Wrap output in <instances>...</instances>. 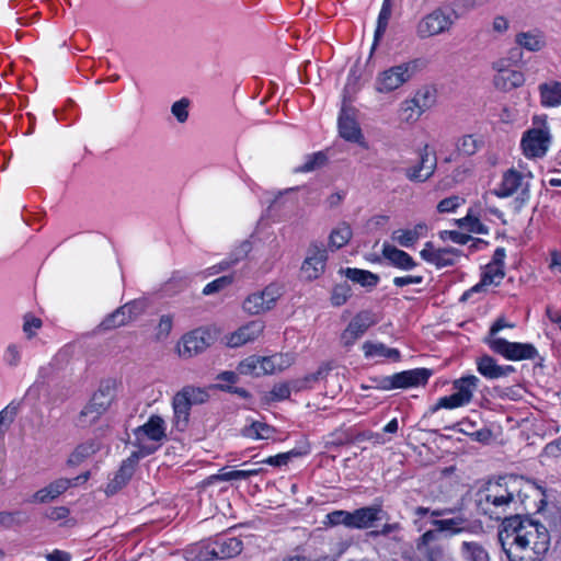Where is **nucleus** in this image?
<instances>
[{
    "instance_id": "f257e3e1",
    "label": "nucleus",
    "mask_w": 561,
    "mask_h": 561,
    "mask_svg": "<svg viewBox=\"0 0 561 561\" xmlns=\"http://www.w3.org/2000/svg\"><path fill=\"white\" fill-rule=\"evenodd\" d=\"M499 541L508 561H542L551 537L541 523L516 515L504 518Z\"/></svg>"
},
{
    "instance_id": "f03ea898",
    "label": "nucleus",
    "mask_w": 561,
    "mask_h": 561,
    "mask_svg": "<svg viewBox=\"0 0 561 561\" xmlns=\"http://www.w3.org/2000/svg\"><path fill=\"white\" fill-rule=\"evenodd\" d=\"M524 482V479L517 476H505L489 481L480 493L479 507L490 518L502 519L522 502Z\"/></svg>"
},
{
    "instance_id": "7ed1b4c3",
    "label": "nucleus",
    "mask_w": 561,
    "mask_h": 561,
    "mask_svg": "<svg viewBox=\"0 0 561 561\" xmlns=\"http://www.w3.org/2000/svg\"><path fill=\"white\" fill-rule=\"evenodd\" d=\"M133 446L137 450L133 451L140 458L156 453L167 440V423L160 415H151L147 422L133 431Z\"/></svg>"
},
{
    "instance_id": "20e7f679",
    "label": "nucleus",
    "mask_w": 561,
    "mask_h": 561,
    "mask_svg": "<svg viewBox=\"0 0 561 561\" xmlns=\"http://www.w3.org/2000/svg\"><path fill=\"white\" fill-rule=\"evenodd\" d=\"M534 175L530 171L511 168L506 170L501 183L494 190L497 197H514L519 206L525 205L530 198V186Z\"/></svg>"
},
{
    "instance_id": "39448f33",
    "label": "nucleus",
    "mask_w": 561,
    "mask_h": 561,
    "mask_svg": "<svg viewBox=\"0 0 561 561\" xmlns=\"http://www.w3.org/2000/svg\"><path fill=\"white\" fill-rule=\"evenodd\" d=\"M479 378L474 375H467L453 381L454 393L440 397L434 405L430 408V413L434 414L440 409L454 410L468 405L479 387Z\"/></svg>"
},
{
    "instance_id": "423d86ee",
    "label": "nucleus",
    "mask_w": 561,
    "mask_h": 561,
    "mask_svg": "<svg viewBox=\"0 0 561 561\" xmlns=\"http://www.w3.org/2000/svg\"><path fill=\"white\" fill-rule=\"evenodd\" d=\"M115 398V386L112 381L102 382L84 405L78 416V425L87 427L95 423L111 407Z\"/></svg>"
},
{
    "instance_id": "0eeeda50",
    "label": "nucleus",
    "mask_w": 561,
    "mask_h": 561,
    "mask_svg": "<svg viewBox=\"0 0 561 561\" xmlns=\"http://www.w3.org/2000/svg\"><path fill=\"white\" fill-rule=\"evenodd\" d=\"M208 399V393L202 388L186 386L175 393L172 400L173 423L179 431H184L188 424L191 408L202 404Z\"/></svg>"
},
{
    "instance_id": "6e6552de",
    "label": "nucleus",
    "mask_w": 561,
    "mask_h": 561,
    "mask_svg": "<svg viewBox=\"0 0 561 561\" xmlns=\"http://www.w3.org/2000/svg\"><path fill=\"white\" fill-rule=\"evenodd\" d=\"M458 15L455 11H446L443 8H436L425 14L416 24V35L421 39L438 36L448 33Z\"/></svg>"
},
{
    "instance_id": "1a4fd4ad",
    "label": "nucleus",
    "mask_w": 561,
    "mask_h": 561,
    "mask_svg": "<svg viewBox=\"0 0 561 561\" xmlns=\"http://www.w3.org/2000/svg\"><path fill=\"white\" fill-rule=\"evenodd\" d=\"M551 144L550 128L547 121L535 118L534 126L524 133L520 147L527 158H542Z\"/></svg>"
},
{
    "instance_id": "9d476101",
    "label": "nucleus",
    "mask_w": 561,
    "mask_h": 561,
    "mask_svg": "<svg viewBox=\"0 0 561 561\" xmlns=\"http://www.w3.org/2000/svg\"><path fill=\"white\" fill-rule=\"evenodd\" d=\"M436 102L435 91L430 88L420 89L412 99L400 105L399 116L405 123H415L424 112Z\"/></svg>"
},
{
    "instance_id": "9b49d317",
    "label": "nucleus",
    "mask_w": 561,
    "mask_h": 561,
    "mask_svg": "<svg viewBox=\"0 0 561 561\" xmlns=\"http://www.w3.org/2000/svg\"><path fill=\"white\" fill-rule=\"evenodd\" d=\"M416 68V61L404 62L391 67L378 75L376 90L380 93H389L409 81Z\"/></svg>"
},
{
    "instance_id": "f8f14e48",
    "label": "nucleus",
    "mask_w": 561,
    "mask_h": 561,
    "mask_svg": "<svg viewBox=\"0 0 561 561\" xmlns=\"http://www.w3.org/2000/svg\"><path fill=\"white\" fill-rule=\"evenodd\" d=\"M490 348L508 360L534 359L537 348L531 343L510 342L502 337L488 340Z\"/></svg>"
},
{
    "instance_id": "ddd939ff",
    "label": "nucleus",
    "mask_w": 561,
    "mask_h": 561,
    "mask_svg": "<svg viewBox=\"0 0 561 561\" xmlns=\"http://www.w3.org/2000/svg\"><path fill=\"white\" fill-rule=\"evenodd\" d=\"M214 342L208 330L196 329L184 334L178 343V354L182 358H191L203 353Z\"/></svg>"
},
{
    "instance_id": "4468645a",
    "label": "nucleus",
    "mask_w": 561,
    "mask_h": 561,
    "mask_svg": "<svg viewBox=\"0 0 561 561\" xmlns=\"http://www.w3.org/2000/svg\"><path fill=\"white\" fill-rule=\"evenodd\" d=\"M279 297V288L275 285H268L264 289L249 295L244 299L242 308L249 314H261L271 310Z\"/></svg>"
},
{
    "instance_id": "2eb2a0df",
    "label": "nucleus",
    "mask_w": 561,
    "mask_h": 561,
    "mask_svg": "<svg viewBox=\"0 0 561 561\" xmlns=\"http://www.w3.org/2000/svg\"><path fill=\"white\" fill-rule=\"evenodd\" d=\"M242 541L236 537H218L201 551L204 560L229 559L242 551Z\"/></svg>"
},
{
    "instance_id": "dca6fc26",
    "label": "nucleus",
    "mask_w": 561,
    "mask_h": 561,
    "mask_svg": "<svg viewBox=\"0 0 561 561\" xmlns=\"http://www.w3.org/2000/svg\"><path fill=\"white\" fill-rule=\"evenodd\" d=\"M328 250L320 242H313L307 250V255L301 265V273L308 280L319 278L325 270Z\"/></svg>"
},
{
    "instance_id": "f3484780",
    "label": "nucleus",
    "mask_w": 561,
    "mask_h": 561,
    "mask_svg": "<svg viewBox=\"0 0 561 561\" xmlns=\"http://www.w3.org/2000/svg\"><path fill=\"white\" fill-rule=\"evenodd\" d=\"M505 257L506 251L504 248H496L492 260L488 263L483 270L480 283L471 288V291H479L484 286L501 284L505 277Z\"/></svg>"
},
{
    "instance_id": "a211bd4d",
    "label": "nucleus",
    "mask_w": 561,
    "mask_h": 561,
    "mask_svg": "<svg viewBox=\"0 0 561 561\" xmlns=\"http://www.w3.org/2000/svg\"><path fill=\"white\" fill-rule=\"evenodd\" d=\"M377 322L375 314L370 311L358 312L341 334V342L344 346H352L365 332Z\"/></svg>"
},
{
    "instance_id": "6ab92c4d",
    "label": "nucleus",
    "mask_w": 561,
    "mask_h": 561,
    "mask_svg": "<svg viewBox=\"0 0 561 561\" xmlns=\"http://www.w3.org/2000/svg\"><path fill=\"white\" fill-rule=\"evenodd\" d=\"M144 311V306L139 301H129L110 313L102 322L103 330H113L123 327L135 320Z\"/></svg>"
},
{
    "instance_id": "aec40b11",
    "label": "nucleus",
    "mask_w": 561,
    "mask_h": 561,
    "mask_svg": "<svg viewBox=\"0 0 561 561\" xmlns=\"http://www.w3.org/2000/svg\"><path fill=\"white\" fill-rule=\"evenodd\" d=\"M420 255L425 262L435 265L437 268H443L455 265L460 256V251L455 248L436 249L428 241L424 244Z\"/></svg>"
},
{
    "instance_id": "412c9836",
    "label": "nucleus",
    "mask_w": 561,
    "mask_h": 561,
    "mask_svg": "<svg viewBox=\"0 0 561 561\" xmlns=\"http://www.w3.org/2000/svg\"><path fill=\"white\" fill-rule=\"evenodd\" d=\"M436 167V156L431 153L427 146H425L420 153L419 162L415 165L407 168L404 174L410 181L422 183L434 174Z\"/></svg>"
},
{
    "instance_id": "4be33fe9",
    "label": "nucleus",
    "mask_w": 561,
    "mask_h": 561,
    "mask_svg": "<svg viewBox=\"0 0 561 561\" xmlns=\"http://www.w3.org/2000/svg\"><path fill=\"white\" fill-rule=\"evenodd\" d=\"M140 459V457L131 453L130 456L122 462L118 471L106 485V494L113 495L127 484V482L133 477L135 468Z\"/></svg>"
},
{
    "instance_id": "5701e85b",
    "label": "nucleus",
    "mask_w": 561,
    "mask_h": 561,
    "mask_svg": "<svg viewBox=\"0 0 561 561\" xmlns=\"http://www.w3.org/2000/svg\"><path fill=\"white\" fill-rule=\"evenodd\" d=\"M397 389L424 387L433 371L428 368H414L396 373Z\"/></svg>"
},
{
    "instance_id": "b1692460",
    "label": "nucleus",
    "mask_w": 561,
    "mask_h": 561,
    "mask_svg": "<svg viewBox=\"0 0 561 561\" xmlns=\"http://www.w3.org/2000/svg\"><path fill=\"white\" fill-rule=\"evenodd\" d=\"M263 330L264 323L261 320L250 321L230 335L228 345L230 347H239L253 342L261 336Z\"/></svg>"
},
{
    "instance_id": "393cba45",
    "label": "nucleus",
    "mask_w": 561,
    "mask_h": 561,
    "mask_svg": "<svg viewBox=\"0 0 561 561\" xmlns=\"http://www.w3.org/2000/svg\"><path fill=\"white\" fill-rule=\"evenodd\" d=\"M381 253L383 259L388 261L389 265L398 270L412 271L417 266V263L408 252L389 243L382 244Z\"/></svg>"
},
{
    "instance_id": "a878e982",
    "label": "nucleus",
    "mask_w": 561,
    "mask_h": 561,
    "mask_svg": "<svg viewBox=\"0 0 561 561\" xmlns=\"http://www.w3.org/2000/svg\"><path fill=\"white\" fill-rule=\"evenodd\" d=\"M339 133L346 141L355 142L367 148V144L356 119L342 111L339 116Z\"/></svg>"
},
{
    "instance_id": "bb28decb",
    "label": "nucleus",
    "mask_w": 561,
    "mask_h": 561,
    "mask_svg": "<svg viewBox=\"0 0 561 561\" xmlns=\"http://www.w3.org/2000/svg\"><path fill=\"white\" fill-rule=\"evenodd\" d=\"M477 370L488 379H499L511 375L515 368L512 365L501 366L493 357L484 355L477 359Z\"/></svg>"
},
{
    "instance_id": "cd10ccee",
    "label": "nucleus",
    "mask_w": 561,
    "mask_h": 561,
    "mask_svg": "<svg viewBox=\"0 0 561 561\" xmlns=\"http://www.w3.org/2000/svg\"><path fill=\"white\" fill-rule=\"evenodd\" d=\"M428 226L419 222L409 229H397L392 232V240L403 248H412L421 238L427 236Z\"/></svg>"
},
{
    "instance_id": "c85d7f7f",
    "label": "nucleus",
    "mask_w": 561,
    "mask_h": 561,
    "mask_svg": "<svg viewBox=\"0 0 561 561\" xmlns=\"http://www.w3.org/2000/svg\"><path fill=\"white\" fill-rule=\"evenodd\" d=\"M103 447L100 437H91L79 444L68 457V465L78 466L95 455Z\"/></svg>"
},
{
    "instance_id": "c756f323",
    "label": "nucleus",
    "mask_w": 561,
    "mask_h": 561,
    "mask_svg": "<svg viewBox=\"0 0 561 561\" xmlns=\"http://www.w3.org/2000/svg\"><path fill=\"white\" fill-rule=\"evenodd\" d=\"M431 524L438 533H445L447 536H455L470 530V523L462 515L451 518H436Z\"/></svg>"
},
{
    "instance_id": "7c9ffc66",
    "label": "nucleus",
    "mask_w": 561,
    "mask_h": 561,
    "mask_svg": "<svg viewBox=\"0 0 561 561\" xmlns=\"http://www.w3.org/2000/svg\"><path fill=\"white\" fill-rule=\"evenodd\" d=\"M73 484V481L67 478H60L51 483H49L47 486L38 490L33 495V501L38 503H47L56 497H58L60 494L66 492L71 485Z\"/></svg>"
},
{
    "instance_id": "2f4dec72",
    "label": "nucleus",
    "mask_w": 561,
    "mask_h": 561,
    "mask_svg": "<svg viewBox=\"0 0 561 561\" xmlns=\"http://www.w3.org/2000/svg\"><path fill=\"white\" fill-rule=\"evenodd\" d=\"M380 506H366L352 512V529H366L380 519Z\"/></svg>"
},
{
    "instance_id": "473e14b6",
    "label": "nucleus",
    "mask_w": 561,
    "mask_h": 561,
    "mask_svg": "<svg viewBox=\"0 0 561 561\" xmlns=\"http://www.w3.org/2000/svg\"><path fill=\"white\" fill-rule=\"evenodd\" d=\"M525 83V76L522 71L508 69L502 73H495L493 77L494 87L504 92L512 91L522 87Z\"/></svg>"
},
{
    "instance_id": "72a5a7b5",
    "label": "nucleus",
    "mask_w": 561,
    "mask_h": 561,
    "mask_svg": "<svg viewBox=\"0 0 561 561\" xmlns=\"http://www.w3.org/2000/svg\"><path fill=\"white\" fill-rule=\"evenodd\" d=\"M540 104L543 107H557L561 105V82L549 81L539 84Z\"/></svg>"
},
{
    "instance_id": "f704fd0d",
    "label": "nucleus",
    "mask_w": 561,
    "mask_h": 561,
    "mask_svg": "<svg viewBox=\"0 0 561 561\" xmlns=\"http://www.w3.org/2000/svg\"><path fill=\"white\" fill-rule=\"evenodd\" d=\"M515 43L528 51H539L546 46L545 35L539 30L519 32L515 36Z\"/></svg>"
},
{
    "instance_id": "c9c22d12",
    "label": "nucleus",
    "mask_w": 561,
    "mask_h": 561,
    "mask_svg": "<svg viewBox=\"0 0 561 561\" xmlns=\"http://www.w3.org/2000/svg\"><path fill=\"white\" fill-rule=\"evenodd\" d=\"M341 272L345 275L347 279L356 284H359L360 286L366 288H375L380 280V277L377 274L367 270L346 267Z\"/></svg>"
},
{
    "instance_id": "e433bc0d",
    "label": "nucleus",
    "mask_w": 561,
    "mask_h": 561,
    "mask_svg": "<svg viewBox=\"0 0 561 561\" xmlns=\"http://www.w3.org/2000/svg\"><path fill=\"white\" fill-rule=\"evenodd\" d=\"M353 231L348 224L340 222L334 227L329 236V249L336 251L345 247L352 239Z\"/></svg>"
},
{
    "instance_id": "4c0bfd02",
    "label": "nucleus",
    "mask_w": 561,
    "mask_h": 561,
    "mask_svg": "<svg viewBox=\"0 0 561 561\" xmlns=\"http://www.w3.org/2000/svg\"><path fill=\"white\" fill-rule=\"evenodd\" d=\"M293 358L288 354H274L262 357L263 375L276 374L289 367Z\"/></svg>"
},
{
    "instance_id": "58836bf2",
    "label": "nucleus",
    "mask_w": 561,
    "mask_h": 561,
    "mask_svg": "<svg viewBox=\"0 0 561 561\" xmlns=\"http://www.w3.org/2000/svg\"><path fill=\"white\" fill-rule=\"evenodd\" d=\"M363 352L367 358L385 357L394 360L400 358V352L397 348H390L382 343L365 342Z\"/></svg>"
},
{
    "instance_id": "ea45409f",
    "label": "nucleus",
    "mask_w": 561,
    "mask_h": 561,
    "mask_svg": "<svg viewBox=\"0 0 561 561\" xmlns=\"http://www.w3.org/2000/svg\"><path fill=\"white\" fill-rule=\"evenodd\" d=\"M243 436L251 439H273L276 433L275 428L262 422H252L242 430Z\"/></svg>"
},
{
    "instance_id": "a19ab883",
    "label": "nucleus",
    "mask_w": 561,
    "mask_h": 561,
    "mask_svg": "<svg viewBox=\"0 0 561 561\" xmlns=\"http://www.w3.org/2000/svg\"><path fill=\"white\" fill-rule=\"evenodd\" d=\"M391 13H392L391 0H383L379 15H378V20H377V27L375 31L373 48H375V46L377 45L379 39L383 36V34L387 30V26H388V22L391 18Z\"/></svg>"
},
{
    "instance_id": "79ce46f5",
    "label": "nucleus",
    "mask_w": 561,
    "mask_h": 561,
    "mask_svg": "<svg viewBox=\"0 0 561 561\" xmlns=\"http://www.w3.org/2000/svg\"><path fill=\"white\" fill-rule=\"evenodd\" d=\"M482 138L476 137L473 135H465L460 137L456 144L457 151L468 157L477 153L482 148Z\"/></svg>"
},
{
    "instance_id": "37998d69",
    "label": "nucleus",
    "mask_w": 561,
    "mask_h": 561,
    "mask_svg": "<svg viewBox=\"0 0 561 561\" xmlns=\"http://www.w3.org/2000/svg\"><path fill=\"white\" fill-rule=\"evenodd\" d=\"M461 551L469 561H490L488 551L478 542L463 541Z\"/></svg>"
},
{
    "instance_id": "c03bdc74",
    "label": "nucleus",
    "mask_w": 561,
    "mask_h": 561,
    "mask_svg": "<svg viewBox=\"0 0 561 561\" xmlns=\"http://www.w3.org/2000/svg\"><path fill=\"white\" fill-rule=\"evenodd\" d=\"M173 322H174L173 314H170V313L162 314L159 318L157 325L154 327V340L158 342L165 341L172 332Z\"/></svg>"
},
{
    "instance_id": "a18cd8bd",
    "label": "nucleus",
    "mask_w": 561,
    "mask_h": 561,
    "mask_svg": "<svg viewBox=\"0 0 561 561\" xmlns=\"http://www.w3.org/2000/svg\"><path fill=\"white\" fill-rule=\"evenodd\" d=\"M238 371L242 375H254V376L263 375L262 357H260V356L247 357L239 364Z\"/></svg>"
},
{
    "instance_id": "49530a36",
    "label": "nucleus",
    "mask_w": 561,
    "mask_h": 561,
    "mask_svg": "<svg viewBox=\"0 0 561 561\" xmlns=\"http://www.w3.org/2000/svg\"><path fill=\"white\" fill-rule=\"evenodd\" d=\"M324 525L327 526H340L343 525L352 529V512L336 510L325 516Z\"/></svg>"
},
{
    "instance_id": "de8ad7c7",
    "label": "nucleus",
    "mask_w": 561,
    "mask_h": 561,
    "mask_svg": "<svg viewBox=\"0 0 561 561\" xmlns=\"http://www.w3.org/2000/svg\"><path fill=\"white\" fill-rule=\"evenodd\" d=\"M327 157L322 152H316L306 157L305 162L297 168L298 172H311L324 164Z\"/></svg>"
},
{
    "instance_id": "09e8293b",
    "label": "nucleus",
    "mask_w": 561,
    "mask_h": 561,
    "mask_svg": "<svg viewBox=\"0 0 561 561\" xmlns=\"http://www.w3.org/2000/svg\"><path fill=\"white\" fill-rule=\"evenodd\" d=\"M351 287L347 284L336 285L331 295V302L335 307L344 305L351 297Z\"/></svg>"
},
{
    "instance_id": "8fccbe9b",
    "label": "nucleus",
    "mask_w": 561,
    "mask_h": 561,
    "mask_svg": "<svg viewBox=\"0 0 561 561\" xmlns=\"http://www.w3.org/2000/svg\"><path fill=\"white\" fill-rule=\"evenodd\" d=\"M210 479L219 481L248 480L249 472L243 470H227L224 468L217 474L211 476Z\"/></svg>"
},
{
    "instance_id": "3c124183",
    "label": "nucleus",
    "mask_w": 561,
    "mask_h": 561,
    "mask_svg": "<svg viewBox=\"0 0 561 561\" xmlns=\"http://www.w3.org/2000/svg\"><path fill=\"white\" fill-rule=\"evenodd\" d=\"M190 101L185 98L174 102L171 106V113L176 121L181 124L185 123L188 118Z\"/></svg>"
},
{
    "instance_id": "603ef678",
    "label": "nucleus",
    "mask_w": 561,
    "mask_h": 561,
    "mask_svg": "<svg viewBox=\"0 0 561 561\" xmlns=\"http://www.w3.org/2000/svg\"><path fill=\"white\" fill-rule=\"evenodd\" d=\"M297 455H298L297 451L290 450V451L282 453V454L275 455V456H270V457L261 460V463L270 465L273 467H280V466L287 465L288 461Z\"/></svg>"
},
{
    "instance_id": "864d4df0",
    "label": "nucleus",
    "mask_w": 561,
    "mask_h": 561,
    "mask_svg": "<svg viewBox=\"0 0 561 561\" xmlns=\"http://www.w3.org/2000/svg\"><path fill=\"white\" fill-rule=\"evenodd\" d=\"M231 283H232L231 276H221V277L216 278L215 280L208 283L204 287L203 294L206 296L215 294V293L220 291L221 289L226 288Z\"/></svg>"
},
{
    "instance_id": "5fc2aeb1",
    "label": "nucleus",
    "mask_w": 561,
    "mask_h": 561,
    "mask_svg": "<svg viewBox=\"0 0 561 561\" xmlns=\"http://www.w3.org/2000/svg\"><path fill=\"white\" fill-rule=\"evenodd\" d=\"M465 201L461 197L453 195L442 199L437 205V210L439 213H453Z\"/></svg>"
},
{
    "instance_id": "6e6d98bb",
    "label": "nucleus",
    "mask_w": 561,
    "mask_h": 561,
    "mask_svg": "<svg viewBox=\"0 0 561 561\" xmlns=\"http://www.w3.org/2000/svg\"><path fill=\"white\" fill-rule=\"evenodd\" d=\"M22 350L16 344H10L3 354V360L9 366H18L21 360Z\"/></svg>"
},
{
    "instance_id": "4d7b16f0",
    "label": "nucleus",
    "mask_w": 561,
    "mask_h": 561,
    "mask_svg": "<svg viewBox=\"0 0 561 561\" xmlns=\"http://www.w3.org/2000/svg\"><path fill=\"white\" fill-rule=\"evenodd\" d=\"M422 552L427 561H450L445 553L444 547L439 545L427 547Z\"/></svg>"
},
{
    "instance_id": "13d9d810",
    "label": "nucleus",
    "mask_w": 561,
    "mask_h": 561,
    "mask_svg": "<svg viewBox=\"0 0 561 561\" xmlns=\"http://www.w3.org/2000/svg\"><path fill=\"white\" fill-rule=\"evenodd\" d=\"M42 327V320L33 316H26L24 318L23 331L28 339L36 334V331Z\"/></svg>"
},
{
    "instance_id": "bf43d9fd",
    "label": "nucleus",
    "mask_w": 561,
    "mask_h": 561,
    "mask_svg": "<svg viewBox=\"0 0 561 561\" xmlns=\"http://www.w3.org/2000/svg\"><path fill=\"white\" fill-rule=\"evenodd\" d=\"M424 277L422 275H407V276H397L393 278V285L396 287L402 288L409 285H419L423 283Z\"/></svg>"
},
{
    "instance_id": "052dcab7",
    "label": "nucleus",
    "mask_w": 561,
    "mask_h": 561,
    "mask_svg": "<svg viewBox=\"0 0 561 561\" xmlns=\"http://www.w3.org/2000/svg\"><path fill=\"white\" fill-rule=\"evenodd\" d=\"M440 238L443 240H450L457 244H466L471 239V237L469 234H466V233H462L459 231H448V230L440 232Z\"/></svg>"
},
{
    "instance_id": "680f3d73",
    "label": "nucleus",
    "mask_w": 561,
    "mask_h": 561,
    "mask_svg": "<svg viewBox=\"0 0 561 561\" xmlns=\"http://www.w3.org/2000/svg\"><path fill=\"white\" fill-rule=\"evenodd\" d=\"M376 383L375 388L383 391L397 389L396 375L383 376L374 380Z\"/></svg>"
},
{
    "instance_id": "e2e57ef3",
    "label": "nucleus",
    "mask_w": 561,
    "mask_h": 561,
    "mask_svg": "<svg viewBox=\"0 0 561 561\" xmlns=\"http://www.w3.org/2000/svg\"><path fill=\"white\" fill-rule=\"evenodd\" d=\"M542 456L548 458H558L561 456V436L550 443H548L543 450Z\"/></svg>"
},
{
    "instance_id": "0e129e2a",
    "label": "nucleus",
    "mask_w": 561,
    "mask_h": 561,
    "mask_svg": "<svg viewBox=\"0 0 561 561\" xmlns=\"http://www.w3.org/2000/svg\"><path fill=\"white\" fill-rule=\"evenodd\" d=\"M272 400H285L290 396V388L287 383H278L270 392Z\"/></svg>"
},
{
    "instance_id": "69168bd1",
    "label": "nucleus",
    "mask_w": 561,
    "mask_h": 561,
    "mask_svg": "<svg viewBox=\"0 0 561 561\" xmlns=\"http://www.w3.org/2000/svg\"><path fill=\"white\" fill-rule=\"evenodd\" d=\"M437 539V530H427L416 540V549L423 551L431 547V542Z\"/></svg>"
},
{
    "instance_id": "338daca9",
    "label": "nucleus",
    "mask_w": 561,
    "mask_h": 561,
    "mask_svg": "<svg viewBox=\"0 0 561 561\" xmlns=\"http://www.w3.org/2000/svg\"><path fill=\"white\" fill-rule=\"evenodd\" d=\"M14 420L13 411H10L8 408L0 411V437L3 436L5 431L9 428L10 424Z\"/></svg>"
},
{
    "instance_id": "774afa93",
    "label": "nucleus",
    "mask_w": 561,
    "mask_h": 561,
    "mask_svg": "<svg viewBox=\"0 0 561 561\" xmlns=\"http://www.w3.org/2000/svg\"><path fill=\"white\" fill-rule=\"evenodd\" d=\"M510 27V21L504 15H496L492 22V30L495 33L503 34Z\"/></svg>"
}]
</instances>
